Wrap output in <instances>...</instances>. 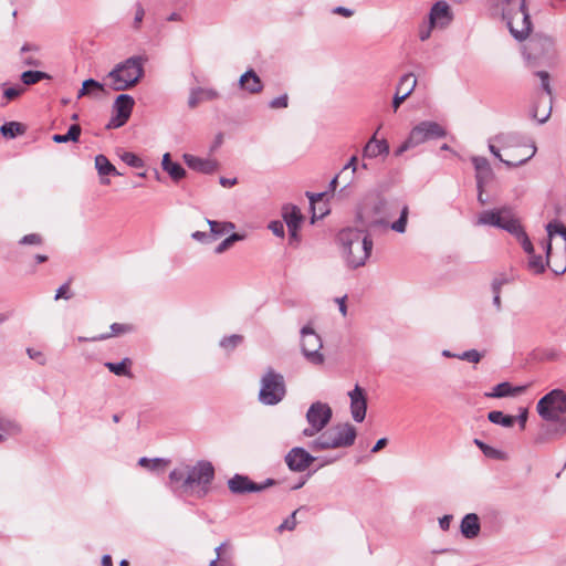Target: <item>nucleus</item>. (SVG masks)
Wrapping results in <instances>:
<instances>
[{
    "instance_id": "nucleus-1",
    "label": "nucleus",
    "mask_w": 566,
    "mask_h": 566,
    "mask_svg": "<svg viewBox=\"0 0 566 566\" xmlns=\"http://www.w3.org/2000/svg\"><path fill=\"white\" fill-rule=\"evenodd\" d=\"M214 467L210 461L200 460L193 465L176 468L169 473V488L178 494L206 496L214 479Z\"/></svg>"
},
{
    "instance_id": "nucleus-2",
    "label": "nucleus",
    "mask_w": 566,
    "mask_h": 566,
    "mask_svg": "<svg viewBox=\"0 0 566 566\" xmlns=\"http://www.w3.org/2000/svg\"><path fill=\"white\" fill-rule=\"evenodd\" d=\"M337 240L342 254L349 269H358L366 264L373 250V240L365 229L346 228L339 231Z\"/></svg>"
},
{
    "instance_id": "nucleus-3",
    "label": "nucleus",
    "mask_w": 566,
    "mask_h": 566,
    "mask_svg": "<svg viewBox=\"0 0 566 566\" xmlns=\"http://www.w3.org/2000/svg\"><path fill=\"white\" fill-rule=\"evenodd\" d=\"M147 57L135 55L115 65L107 74L109 86L114 91H126L135 86L144 76V63Z\"/></svg>"
},
{
    "instance_id": "nucleus-4",
    "label": "nucleus",
    "mask_w": 566,
    "mask_h": 566,
    "mask_svg": "<svg viewBox=\"0 0 566 566\" xmlns=\"http://www.w3.org/2000/svg\"><path fill=\"white\" fill-rule=\"evenodd\" d=\"M356 437L357 430L352 423H337L322 431L308 443V448L314 452L348 448L354 444Z\"/></svg>"
},
{
    "instance_id": "nucleus-5",
    "label": "nucleus",
    "mask_w": 566,
    "mask_h": 566,
    "mask_svg": "<svg viewBox=\"0 0 566 566\" xmlns=\"http://www.w3.org/2000/svg\"><path fill=\"white\" fill-rule=\"evenodd\" d=\"M536 409L542 419L557 422V426L551 432L556 434L566 433V418H560L562 415L566 413V394L564 390H551L538 400Z\"/></svg>"
},
{
    "instance_id": "nucleus-6",
    "label": "nucleus",
    "mask_w": 566,
    "mask_h": 566,
    "mask_svg": "<svg viewBox=\"0 0 566 566\" xmlns=\"http://www.w3.org/2000/svg\"><path fill=\"white\" fill-rule=\"evenodd\" d=\"M446 135V129L437 122H420L410 130L407 139L396 149L395 155L400 156L405 151L415 148L428 140L443 138Z\"/></svg>"
},
{
    "instance_id": "nucleus-7",
    "label": "nucleus",
    "mask_w": 566,
    "mask_h": 566,
    "mask_svg": "<svg viewBox=\"0 0 566 566\" xmlns=\"http://www.w3.org/2000/svg\"><path fill=\"white\" fill-rule=\"evenodd\" d=\"M285 394L284 377L269 368L261 378L259 401L264 406H275L284 399Z\"/></svg>"
},
{
    "instance_id": "nucleus-8",
    "label": "nucleus",
    "mask_w": 566,
    "mask_h": 566,
    "mask_svg": "<svg viewBox=\"0 0 566 566\" xmlns=\"http://www.w3.org/2000/svg\"><path fill=\"white\" fill-rule=\"evenodd\" d=\"M385 207L386 201L384 199L368 197L357 211V220L364 228L368 229L387 227L388 223L382 217Z\"/></svg>"
},
{
    "instance_id": "nucleus-9",
    "label": "nucleus",
    "mask_w": 566,
    "mask_h": 566,
    "mask_svg": "<svg viewBox=\"0 0 566 566\" xmlns=\"http://www.w3.org/2000/svg\"><path fill=\"white\" fill-rule=\"evenodd\" d=\"M333 417L332 408L322 401L313 402L306 411L308 427L302 431L307 438L315 437L325 429Z\"/></svg>"
},
{
    "instance_id": "nucleus-10",
    "label": "nucleus",
    "mask_w": 566,
    "mask_h": 566,
    "mask_svg": "<svg viewBox=\"0 0 566 566\" xmlns=\"http://www.w3.org/2000/svg\"><path fill=\"white\" fill-rule=\"evenodd\" d=\"M322 348L321 336L311 326H304L301 329V350L305 359L312 365H322L325 361Z\"/></svg>"
},
{
    "instance_id": "nucleus-11",
    "label": "nucleus",
    "mask_w": 566,
    "mask_h": 566,
    "mask_svg": "<svg viewBox=\"0 0 566 566\" xmlns=\"http://www.w3.org/2000/svg\"><path fill=\"white\" fill-rule=\"evenodd\" d=\"M518 218L514 214L511 207L503 206L499 209L482 211L476 220V226H491L509 232L511 227H515Z\"/></svg>"
},
{
    "instance_id": "nucleus-12",
    "label": "nucleus",
    "mask_w": 566,
    "mask_h": 566,
    "mask_svg": "<svg viewBox=\"0 0 566 566\" xmlns=\"http://www.w3.org/2000/svg\"><path fill=\"white\" fill-rule=\"evenodd\" d=\"M502 19L506 22L511 34L517 41H523L530 35L532 31V22L527 7L525 9L514 11L513 13Z\"/></svg>"
},
{
    "instance_id": "nucleus-13",
    "label": "nucleus",
    "mask_w": 566,
    "mask_h": 566,
    "mask_svg": "<svg viewBox=\"0 0 566 566\" xmlns=\"http://www.w3.org/2000/svg\"><path fill=\"white\" fill-rule=\"evenodd\" d=\"M135 99L128 94H120L113 103V116L111 117L106 128L115 129L124 126L129 119Z\"/></svg>"
},
{
    "instance_id": "nucleus-14",
    "label": "nucleus",
    "mask_w": 566,
    "mask_h": 566,
    "mask_svg": "<svg viewBox=\"0 0 566 566\" xmlns=\"http://www.w3.org/2000/svg\"><path fill=\"white\" fill-rule=\"evenodd\" d=\"M275 484L273 479H266L263 483H255L247 475L234 474L228 481V488L233 494H245L250 492H261Z\"/></svg>"
},
{
    "instance_id": "nucleus-15",
    "label": "nucleus",
    "mask_w": 566,
    "mask_h": 566,
    "mask_svg": "<svg viewBox=\"0 0 566 566\" xmlns=\"http://www.w3.org/2000/svg\"><path fill=\"white\" fill-rule=\"evenodd\" d=\"M284 460L291 471L304 472L315 461V457L302 447H294L286 453Z\"/></svg>"
},
{
    "instance_id": "nucleus-16",
    "label": "nucleus",
    "mask_w": 566,
    "mask_h": 566,
    "mask_svg": "<svg viewBox=\"0 0 566 566\" xmlns=\"http://www.w3.org/2000/svg\"><path fill=\"white\" fill-rule=\"evenodd\" d=\"M350 399V413L356 422H363L367 411V398L364 389L356 385L353 390L348 392Z\"/></svg>"
},
{
    "instance_id": "nucleus-17",
    "label": "nucleus",
    "mask_w": 566,
    "mask_h": 566,
    "mask_svg": "<svg viewBox=\"0 0 566 566\" xmlns=\"http://www.w3.org/2000/svg\"><path fill=\"white\" fill-rule=\"evenodd\" d=\"M535 75L538 76V78L541 80V86L544 90V92L549 96V101H548V107H547L546 112L541 114L539 113L541 99H538L532 109V117L534 119H536L539 124H544L545 122H547V119L549 118L551 113H552V94H553V92H552V87H551L548 72L537 71L535 73Z\"/></svg>"
},
{
    "instance_id": "nucleus-18",
    "label": "nucleus",
    "mask_w": 566,
    "mask_h": 566,
    "mask_svg": "<svg viewBox=\"0 0 566 566\" xmlns=\"http://www.w3.org/2000/svg\"><path fill=\"white\" fill-rule=\"evenodd\" d=\"M417 85V78L412 73L405 74L399 80L396 94L392 98V107L396 112L405 99L413 92Z\"/></svg>"
},
{
    "instance_id": "nucleus-19",
    "label": "nucleus",
    "mask_w": 566,
    "mask_h": 566,
    "mask_svg": "<svg viewBox=\"0 0 566 566\" xmlns=\"http://www.w3.org/2000/svg\"><path fill=\"white\" fill-rule=\"evenodd\" d=\"M450 6L446 1L436 2L429 12L431 27L446 28L452 21Z\"/></svg>"
},
{
    "instance_id": "nucleus-20",
    "label": "nucleus",
    "mask_w": 566,
    "mask_h": 566,
    "mask_svg": "<svg viewBox=\"0 0 566 566\" xmlns=\"http://www.w3.org/2000/svg\"><path fill=\"white\" fill-rule=\"evenodd\" d=\"M472 164L475 169V179L478 190H481L493 177V171L489 160L485 157H472Z\"/></svg>"
},
{
    "instance_id": "nucleus-21",
    "label": "nucleus",
    "mask_w": 566,
    "mask_h": 566,
    "mask_svg": "<svg viewBox=\"0 0 566 566\" xmlns=\"http://www.w3.org/2000/svg\"><path fill=\"white\" fill-rule=\"evenodd\" d=\"M186 165L198 172L210 175L214 172L218 168V165L212 159H203L190 154H185L182 156Z\"/></svg>"
},
{
    "instance_id": "nucleus-22",
    "label": "nucleus",
    "mask_w": 566,
    "mask_h": 566,
    "mask_svg": "<svg viewBox=\"0 0 566 566\" xmlns=\"http://www.w3.org/2000/svg\"><path fill=\"white\" fill-rule=\"evenodd\" d=\"M546 231L549 239H552L555 234H558L565 242L564 261L560 264H555L553 266V272L555 274H563L566 271V227L558 221H552L546 226Z\"/></svg>"
},
{
    "instance_id": "nucleus-23",
    "label": "nucleus",
    "mask_w": 566,
    "mask_h": 566,
    "mask_svg": "<svg viewBox=\"0 0 566 566\" xmlns=\"http://www.w3.org/2000/svg\"><path fill=\"white\" fill-rule=\"evenodd\" d=\"M494 143L495 142H493V139H491L489 142V150L491 151V154L494 157L500 159L509 168H515V167H518V166H522V165L526 164L532 157L535 156L536 150H537L535 144L533 143L531 145V147H530V153L527 155L518 158L517 160H506V159L502 158L501 153H500V148L497 146H495Z\"/></svg>"
},
{
    "instance_id": "nucleus-24",
    "label": "nucleus",
    "mask_w": 566,
    "mask_h": 566,
    "mask_svg": "<svg viewBox=\"0 0 566 566\" xmlns=\"http://www.w3.org/2000/svg\"><path fill=\"white\" fill-rule=\"evenodd\" d=\"M239 85L250 94H258L263 90L260 76L252 69L248 70L240 76Z\"/></svg>"
},
{
    "instance_id": "nucleus-25",
    "label": "nucleus",
    "mask_w": 566,
    "mask_h": 566,
    "mask_svg": "<svg viewBox=\"0 0 566 566\" xmlns=\"http://www.w3.org/2000/svg\"><path fill=\"white\" fill-rule=\"evenodd\" d=\"M463 537L468 539L475 538L481 531L480 520L475 513H469L463 516L460 525Z\"/></svg>"
},
{
    "instance_id": "nucleus-26",
    "label": "nucleus",
    "mask_w": 566,
    "mask_h": 566,
    "mask_svg": "<svg viewBox=\"0 0 566 566\" xmlns=\"http://www.w3.org/2000/svg\"><path fill=\"white\" fill-rule=\"evenodd\" d=\"M389 145L386 139H377L376 134L368 140L363 149L364 157L375 158L380 155H388Z\"/></svg>"
},
{
    "instance_id": "nucleus-27",
    "label": "nucleus",
    "mask_w": 566,
    "mask_h": 566,
    "mask_svg": "<svg viewBox=\"0 0 566 566\" xmlns=\"http://www.w3.org/2000/svg\"><path fill=\"white\" fill-rule=\"evenodd\" d=\"M40 51L39 45L34 43H24L20 49V59L23 65L25 66H41V61L33 54Z\"/></svg>"
},
{
    "instance_id": "nucleus-28",
    "label": "nucleus",
    "mask_w": 566,
    "mask_h": 566,
    "mask_svg": "<svg viewBox=\"0 0 566 566\" xmlns=\"http://www.w3.org/2000/svg\"><path fill=\"white\" fill-rule=\"evenodd\" d=\"M283 219L287 226V229L298 230L301 223L303 221V216L301 210L293 205H287L283 207Z\"/></svg>"
},
{
    "instance_id": "nucleus-29",
    "label": "nucleus",
    "mask_w": 566,
    "mask_h": 566,
    "mask_svg": "<svg viewBox=\"0 0 566 566\" xmlns=\"http://www.w3.org/2000/svg\"><path fill=\"white\" fill-rule=\"evenodd\" d=\"M525 390L524 386L513 387L510 382H501L493 388L492 392L485 394L486 397L503 398L514 397L522 394Z\"/></svg>"
},
{
    "instance_id": "nucleus-30",
    "label": "nucleus",
    "mask_w": 566,
    "mask_h": 566,
    "mask_svg": "<svg viewBox=\"0 0 566 566\" xmlns=\"http://www.w3.org/2000/svg\"><path fill=\"white\" fill-rule=\"evenodd\" d=\"M161 166L174 181H179L186 176L184 167L178 163L171 161L170 154L168 153L163 156Z\"/></svg>"
},
{
    "instance_id": "nucleus-31",
    "label": "nucleus",
    "mask_w": 566,
    "mask_h": 566,
    "mask_svg": "<svg viewBox=\"0 0 566 566\" xmlns=\"http://www.w3.org/2000/svg\"><path fill=\"white\" fill-rule=\"evenodd\" d=\"M509 233H511L513 237L516 238V240L520 242L523 250L527 254H531L534 252L533 243L531 242L527 233L525 232V230L522 227L520 221L515 224V227H511V229H509Z\"/></svg>"
},
{
    "instance_id": "nucleus-32",
    "label": "nucleus",
    "mask_w": 566,
    "mask_h": 566,
    "mask_svg": "<svg viewBox=\"0 0 566 566\" xmlns=\"http://www.w3.org/2000/svg\"><path fill=\"white\" fill-rule=\"evenodd\" d=\"M495 7L501 11L502 18L526 8V0H495Z\"/></svg>"
},
{
    "instance_id": "nucleus-33",
    "label": "nucleus",
    "mask_w": 566,
    "mask_h": 566,
    "mask_svg": "<svg viewBox=\"0 0 566 566\" xmlns=\"http://www.w3.org/2000/svg\"><path fill=\"white\" fill-rule=\"evenodd\" d=\"M493 142L503 149L522 145L521 136L516 133H501L493 138Z\"/></svg>"
},
{
    "instance_id": "nucleus-34",
    "label": "nucleus",
    "mask_w": 566,
    "mask_h": 566,
    "mask_svg": "<svg viewBox=\"0 0 566 566\" xmlns=\"http://www.w3.org/2000/svg\"><path fill=\"white\" fill-rule=\"evenodd\" d=\"M95 168L99 176H108V175H117L119 176L120 172H118L115 168V166L108 160V158L104 155H97L95 157Z\"/></svg>"
},
{
    "instance_id": "nucleus-35",
    "label": "nucleus",
    "mask_w": 566,
    "mask_h": 566,
    "mask_svg": "<svg viewBox=\"0 0 566 566\" xmlns=\"http://www.w3.org/2000/svg\"><path fill=\"white\" fill-rule=\"evenodd\" d=\"M81 126L77 124H73L70 126L66 134H55L52 136V140L56 144L67 143V142H77L81 135Z\"/></svg>"
},
{
    "instance_id": "nucleus-36",
    "label": "nucleus",
    "mask_w": 566,
    "mask_h": 566,
    "mask_svg": "<svg viewBox=\"0 0 566 566\" xmlns=\"http://www.w3.org/2000/svg\"><path fill=\"white\" fill-rule=\"evenodd\" d=\"M132 365V360L127 357H125L119 363H111L107 361L104 364V366L116 376H130L129 367Z\"/></svg>"
},
{
    "instance_id": "nucleus-37",
    "label": "nucleus",
    "mask_w": 566,
    "mask_h": 566,
    "mask_svg": "<svg viewBox=\"0 0 566 566\" xmlns=\"http://www.w3.org/2000/svg\"><path fill=\"white\" fill-rule=\"evenodd\" d=\"M245 239V234L233 232L229 234L224 240H222L216 248L214 253L216 254H222L229 249L232 248V245L238 241H243Z\"/></svg>"
},
{
    "instance_id": "nucleus-38",
    "label": "nucleus",
    "mask_w": 566,
    "mask_h": 566,
    "mask_svg": "<svg viewBox=\"0 0 566 566\" xmlns=\"http://www.w3.org/2000/svg\"><path fill=\"white\" fill-rule=\"evenodd\" d=\"M489 421L494 424H500L504 428H511L515 422V417L504 415L502 411H490L488 415Z\"/></svg>"
},
{
    "instance_id": "nucleus-39",
    "label": "nucleus",
    "mask_w": 566,
    "mask_h": 566,
    "mask_svg": "<svg viewBox=\"0 0 566 566\" xmlns=\"http://www.w3.org/2000/svg\"><path fill=\"white\" fill-rule=\"evenodd\" d=\"M474 444L483 452V454L490 459L504 460L505 454L501 450H497L480 439H474Z\"/></svg>"
},
{
    "instance_id": "nucleus-40",
    "label": "nucleus",
    "mask_w": 566,
    "mask_h": 566,
    "mask_svg": "<svg viewBox=\"0 0 566 566\" xmlns=\"http://www.w3.org/2000/svg\"><path fill=\"white\" fill-rule=\"evenodd\" d=\"M0 132L7 138H14L24 132V127L18 122H9L1 126Z\"/></svg>"
},
{
    "instance_id": "nucleus-41",
    "label": "nucleus",
    "mask_w": 566,
    "mask_h": 566,
    "mask_svg": "<svg viewBox=\"0 0 566 566\" xmlns=\"http://www.w3.org/2000/svg\"><path fill=\"white\" fill-rule=\"evenodd\" d=\"M45 78H50V75L42 71H24L21 74V81L24 85H32Z\"/></svg>"
},
{
    "instance_id": "nucleus-42",
    "label": "nucleus",
    "mask_w": 566,
    "mask_h": 566,
    "mask_svg": "<svg viewBox=\"0 0 566 566\" xmlns=\"http://www.w3.org/2000/svg\"><path fill=\"white\" fill-rule=\"evenodd\" d=\"M93 91H104V85L94 78H88L83 82L82 88L77 92V98H82L85 95H90Z\"/></svg>"
},
{
    "instance_id": "nucleus-43",
    "label": "nucleus",
    "mask_w": 566,
    "mask_h": 566,
    "mask_svg": "<svg viewBox=\"0 0 566 566\" xmlns=\"http://www.w3.org/2000/svg\"><path fill=\"white\" fill-rule=\"evenodd\" d=\"M138 464L150 471H157L166 467L168 464V460H165L163 458L148 459L146 457H143L138 460Z\"/></svg>"
},
{
    "instance_id": "nucleus-44",
    "label": "nucleus",
    "mask_w": 566,
    "mask_h": 566,
    "mask_svg": "<svg viewBox=\"0 0 566 566\" xmlns=\"http://www.w3.org/2000/svg\"><path fill=\"white\" fill-rule=\"evenodd\" d=\"M528 256H530V259H528V269L534 274L543 273L545 271V268H546V264H547V260L544 261L541 255L535 254V251L533 253L528 254Z\"/></svg>"
},
{
    "instance_id": "nucleus-45",
    "label": "nucleus",
    "mask_w": 566,
    "mask_h": 566,
    "mask_svg": "<svg viewBox=\"0 0 566 566\" xmlns=\"http://www.w3.org/2000/svg\"><path fill=\"white\" fill-rule=\"evenodd\" d=\"M532 50L536 51L537 49H543L544 51L548 52L554 46V40L552 36L548 35H539L534 38L531 41Z\"/></svg>"
},
{
    "instance_id": "nucleus-46",
    "label": "nucleus",
    "mask_w": 566,
    "mask_h": 566,
    "mask_svg": "<svg viewBox=\"0 0 566 566\" xmlns=\"http://www.w3.org/2000/svg\"><path fill=\"white\" fill-rule=\"evenodd\" d=\"M409 208L408 206H403L400 211L399 219L390 224V229L398 232L405 233L408 222Z\"/></svg>"
},
{
    "instance_id": "nucleus-47",
    "label": "nucleus",
    "mask_w": 566,
    "mask_h": 566,
    "mask_svg": "<svg viewBox=\"0 0 566 566\" xmlns=\"http://www.w3.org/2000/svg\"><path fill=\"white\" fill-rule=\"evenodd\" d=\"M207 223L210 228L209 234L211 235L212 242L214 240L226 235L224 231H223V227H222V221L207 219Z\"/></svg>"
},
{
    "instance_id": "nucleus-48",
    "label": "nucleus",
    "mask_w": 566,
    "mask_h": 566,
    "mask_svg": "<svg viewBox=\"0 0 566 566\" xmlns=\"http://www.w3.org/2000/svg\"><path fill=\"white\" fill-rule=\"evenodd\" d=\"M243 340V337L241 335H230L227 337H223L220 340V346L227 350L235 348Z\"/></svg>"
},
{
    "instance_id": "nucleus-49",
    "label": "nucleus",
    "mask_w": 566,
    "mask_h": 566,
    "mask_svg": "<svg viewBox=\"0 0 566 566\" xmlns=\"http://www.w3.org/2000/svg\"><path fill=\"white\" fill-rule=\"evenodd\" d=\"M327 193V191L325 192H319V193H314V192H310L307 191L306 192V197L308 198L310 200V205H311V209H312V223L315 221V219L317 218L316 216V212H315V205L319 201H322V199L324 198V196Z\"/></svg>"
},
{
    "instance_id": "nucleus-50",
    "label": "nucleus",
    "mask_w": 566,
    "mask_h": 566,
    "mask_svg": "<svg viewBox=\"0 0 566 566\" xmlns=\"http://www.w3.org/2000/svg\"><path fill=\"white\" fill-rule=\"evenodd\" d=\"M122 159L130 167H134V168H142L144 167V161L140 157H138L137 155H135L134 153H125L123 156H122Z\"/></svg>"
},
{
    "instance_id": "nucleus-51",
    "label": "nucleus",
    "mask_w": 566,
    "mask_h": 566,
    "mask_svg": "<svg viewBox=\"0 0 566 566\" xmlns=\"http://www.w3.org/2000/svg\"><path fill=\"white\" fill-rule=\"evenodd\" d=\"M457 358L478 364L481 360L482 355L476 349H470L457 355Z\"/></svg>"
},
{
    "instance_id": "nucleus-52",
    "label": "nucleus",
    "mask_w": 566,
    "mask_h": 566,
    "mask_svg": "<svg viewBox=\"0 0 566 566\" xmlns=\"http://www.w3.org/2000/svg\"><path fill=\"white\" fill-rule=\"evenodd\" d=\"M42 243L43 238L38 233L27 234L19 240V244L21 245H41Z\"/></svg>"
},
{
    "instance_id": "nucleus-53",
    "label": "nucleus",
    "mask_w": 566,
    "mask_h": 566,
    "mask_svg": "<svg viewBox=\"0 0 566 566\" xmlns=\"http://www.w3.org/2000/svg\"><path fill=\"white\" fill-rule=\"evenodd\" d=\"M133 331V326L127 324H120V323H113L111 325V333L108 334L109 337L112 336H118L126 333H129Z\"/></svg>"
},
{
    "instance_id": "nucleus-54",
    "label": "nucleus",
    "mask_w": 566,
    "mask_h": 566,
    "mask_svg": "<svg viewBox=\"0 0 566 566\" xmlns=\"http://www.w3.org/2000/svg\"><path fill=\"white\" fill-rule=\"evenodd\" d=\"M269 106L271 108H273V109L286 108L289 106V96H287V94H283V95H280V96L273 98L269 103Z\"/></svg>"
},
{
    "instance_id": "nucleus-55",
    "label": "nucleus",
    "mask_w": 566,
    "mask_h": 566,
    "mask_svg": "<svg viewBox=\"0 0 566 566\" xmlns=\"http://www.w3.org/2000/svg\"><path fill=\"white\" fill-rule=\"evenodd\" d=\"M297 511H294L279 527L277 531L282 532L284 530L293 531L296 526V515Z\"/></svg>"
},
{
    "instance_id": "nucleus-56",
    "label": "nucleus",
    "mask_w": 566,
    "mask_h": 566,
    "mask_svg": "<svg viewBox=\"0 0 566 566\" xmlns=\"http://www.w3.org/2000/svg\"><path fill=\"white\" fill-rule=\"evenodd\" d=\"M144 17H145V10L140 3H137L135 17H134V23H133L134 29L138 30L140 28Z\"/></svg>"
},
{
    "instance_id": "nucleus-57",
    "label": "nucleus",
    "mask_w": 566,
    "mask_h": 566,
    "mask_svg": "<svg viewBox=\"0 0 566 566\" xmlns=\"http://www.w3.org/2000/svg\"><path fill=\"white\" fill-rule=\"evenodd\" d=\"M191 238L202 244H210L212 242L209 232L195 231L191 233Z\"/></svg>"
},
{
    "instance_id": "nucleus-58",
    "label": "nucleus",
    "mask_w": 566,
    "mask_h": 566,
    "mask_svg": "<svg viewBox=\"0 0 566 566\" xmlns=\"http://www.w3.org/2000/svg\"><path fill=\"white\" fill-rule=\"evenodd\" d=\"M24 88L22 86H12V87H8L3 91V96L7 98V99H14L15 97H18L19 95H21L23 93Z\"/></svg>"
},
{
    "instance_id": "nucleus-59",
    "label": "nucleus",
    "mask_w": 566,
    "mask_h": 566,
    "mask_svg": "<svg viewBox=\"0 0 566 566\" xmlns=\"http://www.w3.org/2000/svg\"><path fill=\"white\" fill-rule=\"evenodd\" d=\"M492 289H493V293H494V296H493V304L494 306L496 307L497 311L501 310L502 307V304H501V283L500 282H493L492 284Z\"/></svg>"
},
{
    "instance_id": "nucleus-60",
    "label": "nucleus",
    "mask_w": 566,
    "mask_h": 566,
    "mask_svg": "<svg viewBox=\"0 0 566 566\" xmlns=\"http://www.w3.org/2000/svg\"><path fill=\"white\" fill-rule=\"evenodd\" d=\"M269 229L272 231V233L279 238L284 237V224L281 221H271L269 224Z\"/></svg>"
},
{
    "instance_id": "nucleus-61",
    "label": "nucleus",
    "mask_w": 566,
    "mask_h": 566,
    "mask_svg": "<svg viewBox=\"0 0 566 566\" xmlns=\"http://www.w3.org/2000/svg\"><path fill=\"white\" fill-rule=\"evenodd\" d=\"M200 102H202L201 94L199 93V88H193L190 92L189 98H188V106L190 108H195Z\"/></svg>"
},
{
    "instance_id": "nucleus-62",
    "label": "nucleus",
    "mask_w": 566,
    "mask_h": 566,
    "mask_svg": "<svg viewBox=\"0 0 566 566\" xmlns=\"http://www.w3.org/2000/svg\"><path fill=\"white\" fill-rule=\"evenodd\" d=\"M198 88H199V93L201 94L202 101H212L219 96L218 92L213 88H202V87H198Z\"/></svg>"
},
{
    "instance_id": "nucleus-63",
    "label": "nucleus",
    "mask_w": 566,
    "mask_h": 566,
    "mask_svg": "<svg viewBox=\"0 0 566 566\" xmlns=\"http://www.w3.org/2000/svg\"><path fill=\"white\" fill-rule=\"evenodd\" d=\"M55 300H59V298H65V300H69L71 298V294L69 293V284L65 283L63 285H61L57 290H56V293H55Z\"/></svg>"
},
{
    "instance_id": "nucleus-64",
    "label": "nucleus",
    "mask_w": 566,
    "mask_h": 566,
    "mask_svg": "<svg viewBox=\"0 0 566 566\" xmlns=\"http://www.w3.org/2000/svg\"><path fill=\"white\" fill-rule=\"evenodd\" d=\"M436 27H431V23L429 22L427 25H423L419 30V39L421 41H426L430 38L432 29Z\"/></svg>"
}]
</instances>
